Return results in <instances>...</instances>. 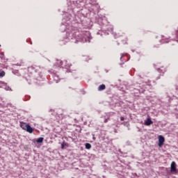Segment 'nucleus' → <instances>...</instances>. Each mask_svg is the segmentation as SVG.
Here are the masks:
<instances>
[{
	"mask_svg": "<svg viewBox=\"0 0 178 178\" xmlns=\"http://www.w3.org/2000/svg\"><path fill=\"white\" fill-rule=\"evenodd\" d=\"M79 33L77 32H71L69 34L68 38L69 40L75 38L76 41H79L81 42H90L91 40V35L90 34V32H86V35H77Z\"/></svg>",
	"mask_w": 178,
	"mask_h": 178,
	"instance_id": "nucleus-1",
	"label": "nucleus"
},
{
	"mask_svg": "<svg viewBox=\"0 0 178 178\" xmlns=\"http://www.w3.org/2000/svg\"><path fill=\"white\" fill-rule=\"evenodd\" d=\"M170 172L172 175H177L178 170H177V165H176V162L172 161L170 165Z\"/></svg>",
	"mask_w": 178,
	"mask_h": 178,
	"instance_id": "nucleus-2",
	"label": "nucleus"
},
{
	"mask_svg": "<svg viewBox=\"0 0 178 178\" xmlns=\"http://www.w3.org/2000/svg\"><path fill=\"white\" fill-rule=\"evenodd\" d=\"M165 143V137H163V136L160 135L159 136V143H158V146L159 147H162V145H163V143Z\"/></svg>",
	"mask_w": 178,
	"mask_h": 178,
	"instance_id": "nucleus-3",
	"label": "nucleus"
},
{
	"mask_svg": "<svg viewBox=\"0 0 178 178\" xmlns=\"http://www.w3.org/2000/svg\"><path fill=\"white\" fill-rule=\"evenodd\" d=\"M32 142L34 143V144H42V143H44V138L40 137L38 139H33Z\"/></svg>",
	"mask_w": 178,
	"mask_h": 178,
	"instance_id": "nucleus-4",
	"label": "nucleus"
},
{
	"mask_svg": "<svg viewBox=\"0 0 178 178\" xmlns=\"http://www.w3.org/2000/svg\"><path fill=\"white\" fill-rule=\"evenodd\" d=\"M154 122H152V120H151L150 118H148L146 120H145L144 124L145 126H151Z\"/></svg>",
	"mask_w": 178,
	"mask_h": 178,
	"instance_id": "nucleus-5",
	"label": "nucleus"
},
{
	"mask_svg": "<svg viewBox=\"0 0 178 178\" xmlns=\"http://www.w3.org/2000/svg\"><path fill=\"white\" fill-rule=\"evenodd\" d=\"M54 66H56V67H63V61L60 60H57V62L56 63V64H54Z\"/></svg>",
	"mask_w": 178,
	"mask_h": 178,
	"instance_id": "nucleus-6",
	"label": "nucleus"
},
{
	"mask_svg": "<svg viewBox=\"0 0 178 178\" xmlns=\"http://www.w3.org/2000/svg\"><path fill=\"white\" fill-rule=\"evenodd\" d=\"M25 131H27L28 133H30V134H31V133L34 131V129H33V127H31V126H30L29 124H28L26 127V129H25Z\"/></svg>",
	"mask_w": 178,
	"mask_h": 178,
	"instance_id": "nucleus-7",
	"label": "nucleus"
},
{
	"mask_svg": "<svg viewBox=\"0 0 178 178\" xmlns=\"http://www.w3.org/2000/svg\"><path fill=\"white\" fill-rule=\"evenodd\" d=\"M27 125H29V124L26 122H20V127H22L23 130L26 131V129H27Z\"/></svg>",
	"mask_w": 178,
	"mask_h": 178,
	"instance_id": "nucleus-8",
	"label": "nucleus"
},
{
	"mask_svg": "<svg viewBox=\"0 0 178 178\" xmlns=\"http://www.w3.org/2000/svg\"><path fill=\"white\" fill-rule=\"evenodd\" d=\"M72 66V65L67 63V60H65L63 62V67H65V69H69V67H70Z\"/></svg>",
	"mask_w": 178,
	"mask_h": 178,
	"instance_id": "nucleus-9",
	"label": "nucleus"
},
{
	"mask_svg": "<svg viewBox=\"0 0 178 178\" xmlns=\"http://www.w3.org/2000/svg\"><path fill=\"white\" fill-rule=\"evenodd\" d=\"M53 79H54V81H56V83H58V81H59V76H58V74H53Z\"/></svg>",
	"mask_w": 178,
	"mask_h": 178,
	"instance_id": "nucleus-10",
	"label": "nucleus"
},
{
	"mask_svg": "<svg viewBox=\"0 0 178 178\" xmlns=\"http://www.w3.org/2000/svg\"><path fill=\"white\" fill-rule=\"evenodd\" d=\"M105 88H106V86H105V84H102L98 87V91H104Z\"/></svg>",
	"mask_w": 178,
	"mask_h": 178,
	"instance_id": "nucleus-11",
	"label": "nucleus"
},
{
	"mask_svg": "<svg viewBox=\"0 0 178 178\" xmlns=\"http://www.w3.org/2000/svg\"><path fill=\"white\" fill-rule=\"evenodd\" d=\"M65 147H67V143L65 140L61 143V149H65Z\"/></svg>",
	"mask_w": 178,
	"mask_h": 178,
	"instance_id": "nucleus-12",
	"label": "nucleus"
},
{
	"mask_svg": "<svg viewBox=\"0 0 178 178\" xmlns=\"http://www.w3.org/2000/svg\"><path fill=\"white\" fill-rule=\"evenodd\" d=\"M85 147L86 149H91V144L90 143H86Z\"/></svg>",
	"mask_w": 178,
	"mask_h": 178,
	"instance_id": "nucleus-13",
	"label": "nucleus"
},
{
	"mask_svg": "<svg viewBox=\"0 0 178 178\" xmlns=\"http://www.w3.org/2000/svg\"><path fill=\"white\" fill-rule=\"evenodd\" d=\"M5 76V72L2 71L0 72V77H3Z\"/></svg>",
	"mask_w": 178,
	"mask_h": 178,
	"instance_id": "nucleus-14",
	"label": "nucleus"
},
{
	"mask_svg": "<svg viewBox=\"0 0 178 178\" xmlns=\"http://www.w3.org/2000/svg\"><path fill=\"white\" fill-rule=\"evenodd\" d=\"M157 71L159 72V73H163V72H162V70H161V68H157Z\"/></svg>",
	"mask_w": 178,
	"mask_h": 178,
	"instance_id": "nucleus-15",
	"label": "nucleus"
},
{
	"mask_svg": "<svg viewBox=\"0 0 178 178\" xmlns=\"http://www.w3.org/2000/svg\"><path fill=\"white\" fill-rule=\"evenodd\" d=\"M40 78H38V80L40 81L41 79H42V74H39Z\"/></svg>",
	"mask_w": 178,
	"mask_h": 178,
	"instance_id": "nucleus-16",
	"label": "nucleus"
},
{
	"mask_svg": "<svg viewBox=\"0 0 178 178\" xmlns=\"http://www.w3.org/2000/svg\"><path fill=\"white\" fill-rule=\"evenodd\" d=\"M120 60H121V62L123 61V54H122V56L120 57Z\"/></svg>",
	"mask_w": 178,
	"mask_h": 178,
	"instance_id": "nucleus-17",
	"label": "nucleus"
},
{
	"mask_svg": "<svg viewBox=\"0 0 178 178\" xmlns=\"http://www.w3.org/2000/svg\"><path fill=\"white\" fill-rule=\"evenodd\" d=\"M120 120L123 122V120H124V117H120Z\"/></svg>",
	"mask_w": 178,
	"mask_h": 178,
	"instance_id": "nucleus-18",
	"label": "nucleus"
},
{
	"mask_svg": "<svg viewBox=\"0 0 178 178\" xmlns=\"http://www.w3.org/2000/svg\"><path fill=\"white\" fill-rule=\"evenodd\" d=\"M109 118H108V119H105L104 120V123H108V120Z\"/></svg>",
	"mask_w": 178,
	"mask_h": 178,
	"instance_id": "nucleus-19",
	"label": "nucleus"
},
{
	"mask_svg": "<svg viewBox=\"0 0 178 178\" xmlns=\"http://www.w3.org/2000/svg\"><path fill=\"white\" fill-rule=\"evenodd\" d=\"M92 139L95 140V136L93 135Z\"/></svg>",
	"mask_w": 178,
	"mask_h": 178,
	"instance_id": "nucleus-20",
	"label": "nucleus"
},
{
	"mask_svg": "<svg viewBox=\"0 0 178 178\" xmlns=\"http://www.w3.org/2000/svg\"><path fill=\"white\" fill-rule=\"evenodd\" d=\"M26 97H27V99H29L30 96H26Z\"/></svg>",
	"mask_w": 178,
	"mask_h": 178,
	"instance_id": "nucleus-21",
	"label": "nucleus"
},
{
	"mask_svg": "<svg viewBox=\"0 0 178 178\" xmlns=\"http://www.w3.org/2000/svg\"><path fill=\"white\" fill-rule=\"evenodd\" d=\"M82 94H83V95L86 94V92H85V91H83V92H82Z\"/></svg>",
	"mask_w": 178,
	"mask_h": 178,
	"instance_id": "nucleus-22",
	"label": "nucleus"
},
{
	"mask_svg": "<svg viewBox=\"0 0 178 178\" xmlns=\"http://www.w3.org/2000/svg\"><path fill=\"white\" fill-rule=\"evenodd\" d=\"M63 26H65V27H67V25H66V24H65H65H63Z\"/></svg>",
	"mask_w": 178,
	"mask_h": 178,
	"instance_id": "nucleus-23",
	"label": "nucleus"
},
{
	"mask_svg": "<svg viewBox=\"0 0 178 178\" xmlns=\"http://www.w3.org/2000/svg\"><path fill=\"white\" fill-rule=\"evenodd\" d=\"M26 101H29V99H26Z\"/></svg>",
	"mask_w": 178,
	"mask_h": 178,
	"instance_id": "nucleus-24",
	"label": "nucleus"
},
{
	"mask_svg": "<svg viewBox=\"0 0 178 178\" xmlns=\"http://www.w3.org/2000/svg\"><path fill=\"white\" fill-rule=\"evenodd\" d=\"M132 52H134V50H132Z\"/></svg>",
	"mask_w": 178,
	"mask_h": 178,
	"instance_id": "nucleus-25",
	"label": "nucleus"
},
{
	"mask_svg": "<svg viewBox=\"0 0 178 178\" xmlns=\"http://www.w3.org/2000/svg\"><path fill=\"white\" fill-rule=\"evenodd\" d=\"M139 77H141V75H139Z\"/></svg>",
	"mask_w": 178,
	"mask_h": 178,
	"instance_id": "nucleus-26",
	"label": "nucleus"
}]
</instances>
